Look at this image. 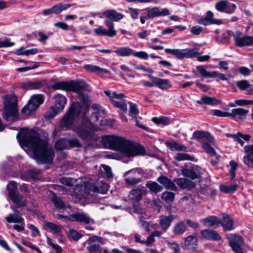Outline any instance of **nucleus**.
Listing matches in <instances>:
<instances>
[{
	"instance_id": "obj_1",
	"label": "nucleus",
	"mask_w": 253,
	"mask_h": 253,
	"mask_svg": "<svg viewBox=\"0 0 253 253\" xmlns=\"http://www.w3.org/2000/svg\"><path fill=\"white\" fill-rule=\"evenodd\" d=\"M19 137H17L22 147L29 148L32 151V157L38 162L44 163L51 162L54 158V153L51 147L48 145L46 139H41L39 134L32 130H23Z\"/></svg>"
},
{
	"instance_id": "obj_2",
	"label": "nucleus",
	"mask_w": 253,
	"mask_h": 253,
	"mask_svg": "<svg viewBox=\"0 0 253 253\" xmlns=\"http://www.w3.org/2000/svg\"><path fill=\"white\" fill-rule=\"evenodd\" d=\"M101 143L104 147L117 151L128 157L143 155L145 153L142 146L117 135L104 136L101 139Z\"/></svg>"
},
{
	"instance_id": "obj_3",
	"label": "nucleus",
	"mask_w": 253,
	"mask_h": 253,
	"mask_svg": "<svg viewBox=\"0 0 253 253\" xmlns=\"http://www.w3.org/2000/svg\"><path fill=\"white\" fill-rule=\"evenodd\" d=\"M87 111L88 109L86 108V111L84 113L81 125L76 127L74 130L79 137L85 140L88 144H91L97 141L100 138L94 132V131H97L98 129L94 126L88 118L85 117V113Z\"/></svg>"
},
{
	"instance_id": "obj_4",
	"label": "nucleus",
	"mask_w": 253,
	"mask_h": 253,
	"mask_svg": "<svg viewBox=\"0 0 253 253\" xmlns=\"http://www.w3.org/2000/svg\"><path fill=\"white\" fill-rule=\"evenodd\" d=\"M3 118L7 121H13L17 117V98L14 95H4Z\"/></svg>"
},
{
	"instance_id": "obj_5",
	"label": "nucleus",
	"mask_w": 253,
	"mask_h": 253,
	"mask_svg": "<svg viewBox=\"0 0 253 253\" xmlns=\"http://www.w3.org/2000/svg\"><path fill=\"white\" fill-rule=\"evenodd\" d=\"M81 105L78 102H74L69 108L67 112L61 121L60 126L64 129H68L78 118L81 114Z\"/></svg>"
},
{
	"instance_id": "obj_6",
	"label": "nucleus",
	"mask_w": 253,
	"mask_h": 253,
	"mask_svg": "<svg viewBox=\"0 0 253 253\" xmlns=\"http://www.w3.org/2000/svg\"><path fill=\"white\" fill-rule=\"evenodd\" d=\"M104 93L109 98L111 103L116 107L126 112L127 105L124 101V98L126 97L125 94L119 93L116 91H111L110 90H105Z\"/></svg>"
},
{
	"instance_id": "obj_7",
	"label": "nucleus",
	"mask_w": 253,
	"mask_h": 253,
	"mask_svg": "<svg viewBox=\"0 0 253 253\" xmlns=\"http://www.w3.org/2000/svg\"><path fill=\"white\" fill-rule=\"evenodd\" d=\"M86 87V84L82 82L77 83L60 82L56 83L52 86V88L54 89H63L74 92H79L82 89H84Z\"/></svg>"
},
{
	"instance_id": "obj_8",
	"label": "nucleus",
	"mask_w": 253,
	"mask_h": 253,
	"mask_svg": "<svg viewBox=\"0 0 253 253\" xmlns=\"http://www.w3.org/2000/svg\"><path fill=\"white\" fill-rule=\"evenodd\" d=\"M43 96L42 94L33 95L27 105L22 109V113L26 116L30 115L31 113L35 111L38 109L40 104L43 103Z\"/></svg>"
},
{
	"instance_id": "obj_9",
	"label": "nucleus",
	"mask_w": 253,
	"mask_h": 253,
	"mask_svg": "<svg viewBox=\"0 0 253 253\" xmlns=\"http://www.w3.org/2000/svg\"><path fill=\"white\" fill-rule=\"evenodd\" d=\"M165 50L167 53L174 55L176 58L179 59L184 58H192L198 54V50L196 48H191L189 49L166 48Z\"/></svg>"
},
{
	"instance_id": "obj_10",
	"label": "nucleus",
	"mask_w": 253,
	"mask_h": 253,
	"mask_svg": "<svg viewBox=\"0 0 253 253\" xmlns=\"http://www.w3.org/2000/svg\"><path fill=\"white\" fill-rule=\"evenodd\" d=\"M229 245L236 253H244L241 246L244 244V239L240 235L229 234L226 236Z\"/></svg>"
},
{
	"instance_id": "obj_11",
	"label": "nucleus",
	"mask_w": 253,
	"mask_h": 253,
	"mask_svg": "<svg viewBox=\"0 0 253 253\" xmlns=\"http://www.w3.org/2000/svg\"><path fill=\"white\" fill-rule=\"evenodd\" d=\"M204 172V169L195 165L190 167H186L181 169L182 175L191 179L200 178Z\"/></svg>"
},
{
	"instance_id": "obj_12",
	"label": "nucleus",
	"mask_w": 253,
	"mask_h": 253,
	"mask_svg": "<svg viewBox=\"0 0 253 253\" xmlns=\"http://www.w3.org/2000/svg\"><path fill=\"white\" fill-rule=\"evenodd\" d=\"M54 105L51 108L54 114L49 117L50 118H53L58 113L62 112L67 103V98L62 95L56 94L54 96Z\"/></svg>"
},
{
	"instance_id": "obj_13",
	"label": "nucleus",
	"mask_w": 253,
	"mask_h": 253,
	"mask_svg": "<svg viewBox=\"0 0 253 253\" xmlns=\"http://www.w3.org/2000/svg\"><path fill=\"white\" fill-rule=\"evenodd\" d=\"M196 69L204 77L210 78H218L219 80L222 81H226L230 78V75H225L217 71H212L211 72H208L202 65L197 66Z\"/></svg>"
},
{
	"instance_id": "obj_14",
	"label": "nucleus",
	"mask_w": 253,
	"mask_h": 253,
	"mask_svg": "<svg viewBox=\"0 0 253 253\" xmlns=\"http://www.w3.org/2000/svg\"><path fill=\"white\" fill-rule=\"evenodd\" d=\"M105 23L106 26L108 28V30H107L105 28L100 26L94 30L95 34L98 36H106L108 37H114L116 36V31L114 29L113 23L109 20H106L105 21Z\"/></svg>"
},
{
	"instance_id": "obj_15",
	"label": "nucleus",
	"mask_w": 253,
	"mask_h": 253,
	"mask_svg": "<svg viewBox=\"0 0 253 253\" xmlns=\"http://www.w3.org/2000/svg\"><path fill=\"white\" fill-rule=\"evenodd\" d=\"M147 17L149 19L156 17L164 16L169 14V10L165 8L160 9L157 7L147 9Z\"/></svg>"
},
{
	"instance_id": "obj_16",
	"label": "nucleus",
	"mask_w": 253,
	"mask_h": 253,
	"mask_svg": "<svg viewBox=\"0 0 253 253\" xmlns=\"http://www.w3.org/2000/svg\"><path fill=\"white\" fill-rule=\"evenodd\" d=\"M72 221L89 224L93 223V219L90 218L87 214L84 213H75L70 215Z\"/></svg>"
},
{
	"instance_id": "obj_17",
	"label": "nucleus",
	"mask_w": 253,
	"mask_h": 253,
	"mask_svg": "<svg viewBox=\"0 0 253 253\" xmlns=\"http://www.w3.org/2000/svg\"><path fill=\"white\" fill-rule=\"evenodd\" d=\"M91 191L89 189V184L85 186H77L74 189V195L78 200H81L87 197V196L90 194Z\"/></svg>"
},
{
	"instance_id": "obj_18",
	"label": "nucleus",
	"mask_w": 253,
	"mask_h": 253,
	"mask_svg": "<svg viewBox=\"0 0 253 253\" xmlns=\"http://www.w3.org/2000/svg\"><path fill=\"white\" fill-rule=\"evenodd\" d=\"M241 35L236 37L235 44L239 47L251 46L253 45V36H246L241 37Z\"/></svg>"
},
{
	"instance_id": "obj_19",
	"label": "nucleus",
	"mask_w": 253,
	"mask_h": 253,
	"mask_svg": "<svg viewBox=\"0 0 253 253\" xmlns=\"http://www.w3.org/2000/svg\"><path fill=\"white\" fill-rule=\"evenodd\" d=\"M152 82L155 85L158 86L162 89H166L171 87V84L169 80L163 79L155 77H151Z\"/></svg>"
},
{
	"instance_id": "obj_20",
	"label": "nucleus",
	"mask_w": 253,
	"mask_h": 253,
	"mask_svg": "<svg viewBox=\"0 0 253 253\" xmlns=\"http://www.w3.org/2000/svg\"><path fill=\"white\" fill-rule=\"evenodd\" d=\"M91 191L100 193H105L108 190V185L102 181H98L94 184H89Z\"/></svg>"
},
{
	"instance_id": "obj_21",
	"label": "nucleus",
	"mask_w": 253,
	"mask_h": 253,
	"mask_svg": "<svg viewBox=\"0 0 253 253\" xmlns=\"http://www.w3.org/2000/svg\"><path fill=\"white\" fill-rule=\"evenodd\" d=\"M146 193L147 190L145 189L137 187L132 189L130 191L129 197L130 199L138 202L142 199V196Z\"/></svg>"
},
{
	"instance_id": "obj_22",
	"label": "nucleus",
	"mask_w": 253,
	"mask_h": 253,
	"mask_svg": "<svg viewBox=\"0 0 253 253\" xmlns=\"http://www.w3.org/2000/svg\"><path fill=\"white\" fill-rule=\"evenodd\" d=\"M205 226L216 227H218L221 223V220L216 216H209L202 220Z\"/></svg>"
},
{
	"instance_id": "obj_23",
	"label": "nucleus",
	"mask_w": 253,
	"mask_h": 253,
	"mask_svg": "<svg viewBox=\"0 0 253 253\" xmlns=\"http://www.w3.org/2000/svg\"><path fill=\"white\" fill-rule=\"evenodd\" d=\"M200 233L204 238L207 240H218L221 238L216 231L211 229L202 230Z\"/></svg>"
},
{
	"instance_id": "obj_24",
	"label": "nucleus",
	"mask_w": 253,
	"mask_h": 253,
	"mask_svg": "<svg viewBox=\"0 0 253 253\" xmlns=\"http://www.w3.org/2000/svg\"><path fill=\"white\" fill-rule=\"evenodd\" d=\"M226 136L227 137H233L235 141H237L242 146L244 144L243 140H244L246 141H249L251 138V136L250 135L243 134L240 132H238L237 134L227 133Z\"/></svg>"
},
{
	"instance_id": "obj_25",
	"label": "nucleus",
	"mask_w": 253,
	"mask_h": 253,
	"mask_svg": "<svg viewBox=\"0 0 253 253\" xmlns=\"http://www.w3.org/2000/svg\"><path fill=\"white\" fill-rule=\"evenodd\" d=\"M9 199L18 207H26L27 205V200L19 192L9 198Z\"/></svg>"
},
{
	"instance_id": "obj_26",
	"label": "nucleus",
	"mask_w": 253,
	"mask_h": 253,
	"mask_svg": "<svg viewBox=\"0 0 253 253\" xmlns=\"http://www.w3.org/2000/svg\"><path fill=\"white\" fill-rule=\"evenodd\" d=\"M220 22L213 19V13L211 11L207 12L206 16L204 18L198 20V23L204 25H208L212 24H219Z\"/></svg>"
},
{
	"instance_id": "obj_27",
	"label": "nucleus",
	"mask_w": 253,
	"mask_h": 253,
	"mask_svg": "<svg viewBox=\"0 0 253 253\" xmlns=\"http://www.w3.org/2000/svg\"><path fill=\"white\" fill-rule=\"evenodd\" d=\"M174 182L181 188L189 189L194 188L195 187V184L194 182L184 178L175 179Z\"/></svg>"
},
{
	"instance_id": "obj_28",
	"label": "nucleus",
	"mask_w": 253,
	"mask_h": 253,
	"mask_svg": "<svg viewBox=\"0 0 253 253\" xmlns=\"http://www.w3.org/2000/svg\"><path fill=\"white\" fill-rule=\"evenodd\" d=\"M193 138L196 139H201L203 140H207L211 142L213 140L212 136L207 131H196L194 132Z\"/></svg>"
},
{
	"instance_id": "obj_29",
	"label": "nucleus",
	"mask_w": 253,
	"mask_h": 253,
	"mask_svg": "<svg viewBox=\"0 0 253 253\" xmlns=\"http://www.w3.org/2000/svg\"><path fill=\"white\" fill-rule=\"evenodd\" d=\"M221 102V100H218L214 97L207 96H204L202 97L200 100L197 101V103L199 104H205L210 105L219 104Z\"/></svg>"
},
{
	"instance_id": "obj_30",
	"label": "nucleus",
	"mask_w": 253,
	"mask_h": 253,
	"mask_svg": "<svg viewBox=\"0 0 253 253\" xmlns=\"http://www.w3.org/2000/svg\"><path fill=\"white\" fill-rule=\"evenodd\" d=\"M173 218V215L161 216L160 217V224L162 228L164 231L167 230L170 226Z\"/></svg>"
},
{
	"instance_id": "obj_31",
	"label": "nucleus",
	"mask_w": 253,
	"mask_h": 253,
	"mask_svg": "<svg viewBox=\"0 0 253 253\" xmlns=\"http://www.w3.org/2000/svg\"><path fill=\"white\" fill-rule=\"evenodd\" d=\"M157 180L159 182L164 185L167 189L174 190L177 188L175 184L166 176H160Z\"/></svg>"
},
{
	"instance_id": "obj_32",
	"label": "nucleus",
	"mask_w": 253,
	"mask_h": 253,
	"mask_svg": "<svg viewBox=\"0 0 253 253\" xmlns=\"http://www.w3.org/2000/svg\"><path fill=\"white\" fill-rule=\"evenodd\" d=\"M233 220L227 215L222 214V219L221 220V224L225 230H231L233 229Z\"/></svg>"
},
{
	"instance_id": "obj_33",
	"label": "nucleus",
	"mask_w": 253,
	"mask_h": 253,
	"mask_svg": "<svg viewBox=\"0 0 253 253\" xmlns=\"http://www.w3.org/2000/svg\"><path fill=\"white\" fill-rule=\"evenodd\" d=\"M187 229V226L183 221L176 223L173 227V232L176 235L183 234Z\"/></svg>"
},
{
	"instance_id": "obj_34",
	"label": "nucleus",
	"mask_w": 253,
	"mask_h": 253,
	"mask_svg": "<svg viewBox=\"0 0 253 253\" xmlns=\"http://www.w3.org/2000/svg\"><path fill=\"white\" fill-rule=\"evenodd\" d=\"M248 112V110L243 108H235L232 110L230 117L234 118L238 116L240 119H245Z\"/></svg>"
},
{
	"instance_id": "obj_35",
	"label": "nucleus",
	"mask_w": 253,
	"mask_h": 253,
	"mask_svg": "<svg viewBox=\"0 0 253 253\" xmlns=\"http://www.w3.org/2000/svg\"><path fill=\"white\" fill-rule=\"evenodd\" d=\"M103 15L104 16H105L113 21H117V20H121L123 17V16L122 14L117 12L115 10H106L104 12H103Z\"/></svg>"
},
{
	"instance_id": "obj_36",
	"label": "nucleus",
	"mask_w": 253,
	"mask_h": 253,
	"mask_svg": "<svg viewBox=\"0 0 253 253\" xmlns=\"http://www.w3.org/2000/svg\"><path fill=\"white\" fill-rule=\"evenodd\" d=\"M84 68L90 72L97 73H108L109 72L108 70L105 69L100 68L99 67L92 65H85L84 66Z\"/></svg>"
},
{
	"instance_id": "obj_37",
	"label": "nucleus",
	"mask_w": 253,
	"mask_h": 253,
	"mask_svg": "<svg viewBox=\"0 0 253 253\" xmlns=\"http://www.w3.org/2000/svg\"><path fill=\"white\" fill-rule=\"evenodd\" d=\"M42 83L40 81L27 82L22 84V87L26 89H38L42 87Z\"/></svg>"
},
{
	"instance_id": "obj_38",
	"label": "nucleus",
	"mask_w": 253,
	"mask_h": 253,
	"mask_svg": "<svg viewBox=\"0 0 253 253\" xmlns=\"http://www.w3.org/2000/svg\"><path fill=\"white\" fill-rule=\"evenodd\" d=\"M6 189L8 191V197L9 198L18 193L17 192V185L15 181H10L7 185Z\"/></svg>"
},
{
	"instance_id": "obj_39",
	"label": "nucleus",
	"mask_w": 253,
	"mask_h": 253,
	"mask_svg": "<svg viewBox=\"0 0 253 253\" xmlns=\"http://www.w3.org/2000/svg\"><path fill=\"white\" fill-rule=\"evenodd\" d=\"M197 243V239L193 236H188L185 240V246L189 249H195Z\"/></svg>"
},
{
	"instance_id": "obj_40",
	"label": "nucleus",
	"mask_w": 253,
	"mask_h": 253,
	"mask_svg": "<svg viewBox=\"0 0 253 253\" xmlns=\"http://www.w3.org/2000/svg\"><path fill=\"white\" fill-rule=\"evenodd\" d=\"M167 146L172 151H186V147L183 145H181L175 141L167 142Z\"/></svg>"
},
{
	"instance_id": "obj_41",
	"label": "nucleus",
	"mask_w": 253,
	"mask_h": 253,
	"mask_svg": "<svg viewBox=\"0 0 253 253\" xmlns=\"http://www.w3.org/2000/svg\"><path fill=\"white\" fill-rule=\"evenodd\" d=\"M45 227L46 230L53 234H59L61 232V227L52 222H46L45 223Z\"/></svg>"
},
{
	"instance_id": "obj_42",
	"label": "nucleus",
	"mask_w": 253,
	"mask_h": 253,
	"mask_svg": "<svg viewBox=\"0 0 253 253\" xmlns=\"http://www.w3.org/2000/svg\"><path fill=\"white\" fill-rule=\"evenodd\" d=\"M114 52L120 56H127L132 53V50L128 47H123L117 49Z\"/></svg>"
},
{
	"instance_id": "obj_43",
	"label": "nucleus",
	"mask_w": 253,
	"mask_h": 253,
	"mask_svg": "<svg viewBox=\"0 0 253 253\" xmlns=\"http://www.w3.org/2000/svg\"><path fill=\"white\" fill-rule=\"evenodd\" d=\"M146 185L151 192L155 193L161 191L163 189V187L156 182H148Z\"/></svg>"
},
{
	"instance_id": "obj_44",
	"label": "nucleus",
	"mask_w": 253,
	"mask_h": 253,
	"mask_svg": "<svg viewBox=\"0 0 253 253\" xmlns=\"http://www.w3.org/2000/svg\"><path fill=\"white\" fill-rule=\"evenodd\" d=\"M6 220L9 223H22L23 221L21 214H10L6 217Z\"/></svg>"
},
{
	"instance_id": "obj_45",
	"label": "nucleus",
	"mask_w": 253,
	"mask_h": 253,
	"mask_svg": "<svg viewBox=\"0 0 253 253\" xmlns=\"http://www.w3.org/2000/svg\"><path fill=\"white\" fill-rule=\"evenodd\" d=\"M238 185L236 184L226 186L225 185H221L219 186L220 190L224 193H233L237 190Z\"/></svg>"
},
{
	"instance_id": "obj_46",
	"label": "nucleus",
	"mask_w": 253,
	"mask_h": 253,
	"mask_svg": "<svg viewBox=\"0 0 253 253\" xmlns=\"http://www.w3.org/2000/svg\"><path fill=\"white\" fill-rule=\"evenodd\" d=\"M55 148L57 150H59L65 149H69L68 140L65 139H61L58 140L55 144Z\"/></svg>"
},
{
	"instance_id": "obj_47",
	"label": "nucleus",
	"mask_w": 253,
	"mask_h": 253,
	"mask_svg": "<svg viewBox=\"0 0 253 253\" xmlns=\"http://www.w3.org/2000/svg\"><path fill=\"white\" fill-rule=\"evenodd\" d=\"M52 202L55 206L58 208L63 209L67 208V206L65 204L62 199L56 196H53L51 199Z\"/></svg>"
},
{
	"instance_id": "obj_48",
	"label": "nucleus",
	"mask_w": 253,
	"mask_h": 253,
	"mask_svg": "<svg viewBox=\"0 0 253 253\" xmlns=\"http://www.w3.org/2000/svg\"><path fill=\"white\" fill-rule=\"evenodd\" d=\"M174 158L178 161L188 160L193 161L194 160V158L192 156L186 153H177L174 156Z\"/></svg>"
},
{
	"instance_id": "obj_49",
	"label": "nucleus",
	"mask_w": 253,
	"mask_h": 253,
	"mask_svg": "<svg viewBox=\"0 0 253 253\" xmlns=\"http://www.w3.org/2000/svg\"><path fill=\"white\" fill-rule=\"evenodd\" d=\"M86 85H87V84H86ZM88 90V85H87V87L85 88L82 89L79 92H77V93H79V100L81 102H82L84 105H85L86 106H88L89 105V102H90L89 97L87 95H84L81 93V92L83 90Z\"/></svg>"
},
{
	"instance_id": "obj_50",
	"label": "nucleus",
	"mask_w": 253,
	"mask_h": 253,
	"mask_svg": "<svg viewBox=\"0 0 253 253\" xmlns=\"http://www.w3.org/2000/svg\"><path fill=\"white\" fill-rule=\"evenodd\" d=\"M161 198L166 202H171L173 201L174 198V194L169 191H165L162 193Z\"/></svg>"
},
{
	"instance_id": "obj_51",
	"label": "nucleus",
	"mask_w": 253,
	"mask_h": 253,
	"mask_svg": "<svg viewBox=\"0 0 253 253\" xmlns=\"http://www.w3.org/2000/svg\"><path fill=\"white\" fill-rule=\"evenodd\" d=\"M202 147L207 153L211 156L215 157L216 160L218 159V156L216 155L215 150L209 144L205 143L203 144Z\"/></svg>"
},
{
	"instance_id": "obj_52",
	"label": "nucleus",
	"mask_w": 253,
	"mask_h": 253,
	"mask_svg": "<svg viewBox=\"0 0 253 253\" xmlns=\"http://www.w3.org/2000/svg\"><path fill=\"white\" fill-rule=\"evenodd\" d=\"M102 167L103 168V169L101 170L102 175L108 178L111 177L112 173L111 168L105 165H102Z\"/></svg>"
},
{
	"instance_id": "obj_53",
	"label": "nucleus",
	"mask_w": 253,
	"mask_h": 253,
	"mask_svg": "<svg viewBox=\"0 0 253 253\" xmlns=\"http://www.w3.org/2000/svg\"><path fill=\"white\" fill-rule=\"evenodd\" d=\"M126 183L128 185L134 186L141 181L140 178L128 177L125 179Z\"/></svg>"
},
{
	"instance_id": "obj_54",
	"label": "nucleus",
	"mask_w": 253,
	"mask_h": 253,
	"mask_svg": "<svg viewBox=\"0 0 253 253\" xmlns=\"http://www.w3.org/2000/svg\"><path fill=\"white\" fill-rule=\"evenodd\" d=\"M230 166L231 167L230 169V179L232 180L235 176V170L238 167V164L234 161H231L230 162Z\"/></svg>"
},
{
	"instance_id": "obj_55",
	"label": "nucleus",
	"mask_w": 253,
	"mask_h": 253,
	"mask_svg": "<svg viewBox=\"0 0 253 253\" xmlns=\"http://www.w3.org/2000/svg\"><path fill=\"white\" fill-rule=\"evenodd\" d=\"M236 84L237 86L242 90H247V89L250 86V84L246 80L237 81Z\"/></svg>"
},
{
	"instance_id": "obj_56",
	"label": "nucleus",
	"mask_w": 253,
	"mask_h": 253,
	"mask_svg": "<svg viewBox=\"0 0 253 253\" xmlns=\"http://www.w3.org/2000/svg\"><path fill=\"white\" fill-rule=\"evenodd\" d=\"M20 50L19 51H16L15 54L17 55H33L35 54L38 53V50L37 48H32L30 49H26V50H24V52H19Z\"/></svg>"
},
{
	"instance_id": "obj_57",
	"label": "nucleus",
	"mask_w": 253,
	"mask_h": 253,
	"mask_svg": "<svg viewBox=\"0 0 253 253\" xmlns=\"http://www.w3.org/2000/svg\"><path fill=\"white\" fill-rule=\"evenodd\" d=\"M138 114V110L137 109L136 105L130 103L129 110V115L132 118H135Z\"/></svg>"
},
{
	"instance_id": "obj_58",
	"label": "nucleus",
	"mask_w": 253,
	"mask_h": 253,
	"mask_svg": "<svg viewBox=\"0 0 253 253\" xmlns=\"http://www.w3.org/2000/svg\"><path fill=\"white\" fill-rule=\"evenodd\" d=\"M68 237L73 240L77 241L81 238L82 235L75 230H71L68 234Z\"/></svg>"
},
{
	"instance_id": "obj_59",
	"label": "nucleus",
	"mask_w": 253,
	"mask_h": 253,
	"mask_svg": "<svg viewBox=\"0 0 253 253\" xmlns=\"http://www.w3.org/2000/svg\"><path fill=\"white\" fill-rule=\"evenodd\" d=\"M129 174H131L134 176H142L143 174V172L141 169H135L128 170L125 173V175L126 176Z\"/></svg>"
},
{
	"instance_id": "obj_60",
	"label": "nucleus",
	"mask_w": 253,
	"mask_h": 253,
	"mask_svg": "<svg viewBox=\"0 0 253 253\" xmlns=\"http://www.w3.org/2000/svg\"><path fill=\"white\" fill-rule=\"evenodd\" d=\"M96 241L100 242L102 245L104 244L105 243L104 240L102 238L97 236H92L89 237L87 241L89 244Z\"/></svg>"
},
{
	"instance_id": "obj_61",
	"label": "nucleus",
	"mask_w": 253,
	"mask_h": 253,
	"mask_svg": "<svg viewBox=\"0 0 253 253\" xmlns=\"http://www.w3.org/2000/svg\"><path fill=\"white\" fill-rule=\"evenodd\" d=\"M213 115L218 117H229L231 116L230 113L223 112L220 110H214L212 111Z\"/></svg>"
},
{
	"instance_id": "obj_62",
	"label": "nucleus",
	"mask_w": 253,
	"mask_h": 253,
	"mask_svg": "<svg viewBox=\"0 0 253 253\" xmlns=\"http://www.w3.org/2000/svg\"><path fill=\"white\" fill-rule=\"evenodd\" d=\"M227 5V2L225 0L220 1L215 4L216 9L220 11H225Z\"/></svg>"
},
{
	"instance_id": "obj_63",
	"label": "nucleus",
	"mask_w": 253,
	"mask_h": 253,
	"mask_svg": "<svg viewBox=\"0 0 253 253\" xmlns=\"http://www.w3.org/2000/svg\"><path fill=\"white\" fill-rule=\"evenodd\" d=\"M87 250L90 252H94L96 253H101L100 246L98 245H92L87 248Z\"/></svg>"
},
{
	"instance_id": "obj_64",
	"label": "nucleus",
	"mask_w": 253,
	"mask_h": 253,
	"mask_svg": "<svg viewBox=\"0 0 253 253\" xmlns=\"http://www.w3.org/2000/svg\"><path fill=\"white\" fill-rule=\"evenodd\" d=\"M243 162L245 164L250 166L251 165H253V155L244 156L243 157Z\"/></svg>"
}]
</instances>
